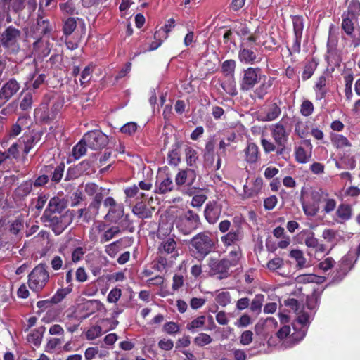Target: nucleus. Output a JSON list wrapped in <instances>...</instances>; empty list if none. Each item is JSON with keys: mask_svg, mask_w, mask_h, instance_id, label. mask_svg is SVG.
<instances>
[{"mask_svg": "<svg viewBox=\"0 0 360 360\" xmlns=\"http://www.w3.org/2000/svg\"><path fill=\"white\" fill-rule=\"evenodd\" d=\"M294 35H302L304 27V18L301 15H292Z\"/></svg>", "mask_w": 360, "mask_h": 360, "instance_id": "35", "label": "nucleus"}, {"mask_svg": "<svg viewBox=\"0 0 360 360\" xmlns=\"http://www.w3.org/2000/svg\"><path fill=\"white\" fill-rule=\"evenodd\" d=\"M43 218L45 219L46 221L50 223L52 230L56 235L60 234L68 226L67 222L65 221V216H58L56 214H48V216L43 215Z\"/></svg>", "mask_w": 360, "mask_h": 360, "instance_id": "14", "label": "nucleus"}, {"mask_svg": "<svg viewBox=\"0 0 360 360\" xmlns=\"http://www.w3.org/2000/svg\"><path fill=\"white\" fill-rule=\"evenodd\" d=\"M49 281V274L44 264L35 266L28 276L29 288L35 292H41Z\"/></svg>", "mask_w": 360, "mask_h": 360, "instance_id": "4", "label": "nucleus"}, {"mask_svg": "<svg viewBox=\"0 0 360 360\" xmlns=\"http://www.w3.org/2000/svg\"><path fill=\"white\" fill-rule=\"evenodd\" d=\"M185 155L187 165L193 166L198 160L196 150L190 146H186L185 148Z\"/></svg>", "mask_w": 360, "mask_h": 360, "instance_id": "45", "label": "nucleus"}, {"mask_svg": "<svg viewBox=\"0 0 360 360\" xmlns=\"http://www.w3.org/2000/svg\"><path fill=\"white\" fill-rule=\"evenodd\" d=\"M20 88V84L15 79H9L0 89V100L6 103L19 91Z\"/></svg>", "mask_w": 360, "mask_h": 360, "instance_id": "12", "label": "nucleus"}, {"mask_svg": "<svg viewBox=\"0 0 360 360\" xmlns=\"http://www.w3.org/2000/svg\"><path fill=\"white\" fill-rule=\"evenodd\" d=\"M295 313L297 315V321L302 326V328L300 331L297 333V334L294 333L292 335L294 336V339H298L300 340L306 335L307 328L305 326L309 323L311 316L307 312L302 311V309H299Z\"/></svg>", "mask_w": 360, "mask_h": 360, "instance_id": "19", "label": "nucleus"}, {"mask_svg": "<svg viewBox=\"0 0 360 360\" xmlns=\"http://www.w3.org/2000/svg\"><path fill=\"white\" fill-rule=\"evenodd\" d=\"M302 233L305 236L304 243L309 248L318 246V240L315 238L314 233L309 230L302 231Z\"/></svg>", "mask_w": 360, "mask_h": 360, "instance_id": "47", "label": "nucleus"}, {"mask_svg": "<svg viewBox=\"0 0 360 360\" xmlns=\"http://www.w3.org/2000/svg\"><path fill=\"white\" fill-rule=\"evenodd\" d=\"M183 192L189 196L193 195L191 205L193 207H200L207 198L205 194H203L202 192H200L199 190H197V188L194 187L188 188L186 191Z\"/></svg>", "mask_w": 360, "mask_h": 360, "instance_id": "22", "label": "nucleus"}, {"mask_svg": "<svg viewBox=\"0 0 360 360\" xmlns=\"http://www.w3.org/2000/svg\"><path fill=\"white\" fill-rule=\"evenodd\" d=\"M20 35L19 30L10 26L0 34V42L4 47H11L15 44Z\"/></svg>", "mask_w": 360, "mask_h": 360, "instance_id": "13", "label": "nucleus"}, {"mask_svg": "<svg viewBox=\"0 0 360 360\" xmlns=\"http://www.w3.org/2000/svg\"><path fill=\"white\" fill-rule=\"evenodd\" d=\"M281 113L280 105L276 103L268 105L260 113L259 119L264 122H271L277 119Z\"/></svg>", "mask_w": 360, "mask_h": 360, "instance_id": "17", "label": "nucleus"}, {"mask_svg": "<svg viewBox=\"0 0 360 360\" xmlns=\"http://www.w3.org/2000/svg\"><path fill=\"white\" fill-rule=\"evenodd\" d=\"M33 51L39 58L47 56L51 51V45L48 39L41 38L33 44Z\"/></svg>", "mask_w": 360, "mask_h": 360, "instance_id": "23", "label": "nucleus"}, {"mask_svg": "<svg viewBox=\"0 0 360 360\" xmlns=\"http://www.w3.org/2000/svg\"><path fill=\"white\" fill-rule=\"evenodd\" d=\"M102 328L99 326H93L89 328L86 332V339L93 340L102 335Z\"/></svg>", "mask_w": 360, "mask_h": 360, "instance_id": "50", "label": "nucleus"}, {"mask_svg": "<svg viewBox=\"0 0 360 360\" xmlns=\"http://www.w3.org/2000/svg\"><path fill=\"white\" fill-rule=\"evenodd\" d=\"M215 294V301L219 305L222 307H226L229 304L231 303V295L228 291H216Z\"/></svg>", "mask_w": 360, "mask_h": 360, "instance_id": "37", "label": "nucleus"}, {"mask_svg": "<svg viewBox=\"0 0 360 360\" xmlns=\"http://www.w3.org/2000/svg\"><path fill=\"white\" fill-rule=\"evenodd\" d=\"M263 186V180L258 177L254 180L247 182L243 186V196L245 198H252L257 195L262 191Z\"/></svg>", "mask_w": 360, "mask_h": 360, "instance_id": "18", "label": "nucleus"}, {"mask_svg": "<svg viewBox=\"0 0 360 360\" xmlns=\"http://www.w3.org/2000/svg\"><path fill=\"white\" fill-rule=\"evenodd\" d=\"M120 232L118 226H112L107 229L101 236L100 242L103 243L112 239Z\"/></svg>", "mask_w": 360, "mask_h": 360, "instance_id": "41", "label": "nucleus"}, {"mask_svg": "<svg viewBox=\"0 0 360 360\" xmlns=\"http://www.w3.org/2000/svg\"><path fill=\"white\" fill-rule=\"evenodd\" d=\"M244 238V233L240 227L236 229H232L230 231L221 237V241L225 247L237 246L240 248L239 243L243 240Z\"/></svg>", "mask_w": 360, "mask_h": 360, "instance_id": "9", "label": "nucleus"}, {"mask_svg": "<svg viewBox=\"0 0 360 360\" xmlns=\"http://www.w3.org/2000/svg\"><path fill=\"white\" fill-rule=\"evenodd\" d=\"M290 256L297 262V266L299 269H303L306 266V259L304 257L302 251L300 250H292L290 252Z\"/></svg>", "mask_w": 360, "mask_h": 360, "instance_id": "42", "label": "nucleus"}, {"mask_svg": "<svg viewBox=\"0 0 360 360\" xmlns=\"http://www.w3.org/2000/svg\"><path fill=\"white\" fill-rule=\"evenodd\" d=\"M65 169V165L60 164L54 168L53 172L51 174V179L54 183H58L63 176Z\"/></svg>", "mask_w": 360, "mask_h": 360, "instance_id": "53", "label": "nucleus"}, {"mask_svg": "<svg viewBox=\"0 0 360 360\" xmlns=\"http://www.w3.org/2000/svg\"><path fill=\"white\" fill-rule=\"evenodd\" d=\"M43 218L45 219L46 221L50 223L52 230L56 235L60 234L68 226L67 222L65 221V216H58L56 214H48V216L43 215Z\"/></svg>", "mask_w": 360, "mask_h": 360, "instance_id": "15", "label": "nucleus"}, {"mask_svg": "<svg viewBox=\"0 0 360 360\" xmlns=\"http://www.w3.org/2000/svg\"><path fill=\"white\" fill-rule=\"evenodd\" d=\"M302 35H294L292 45L290 48L288 47V51L290 55L293 53H299L301 50V41Z\"/></svg>", "mask_w": 360, "mask_h": 360, "instance_id": "56", "label": "nucleus"}, {"mask_svg": "<svg viewBox=\"0 0 360 360\" xmlns=\"http://www.w3.org/2000/svg\"><path fill=\"white\" fill-rule=\"evenodd\" d=\"M94 71V65L90 64L85 67L81 73L79 79L81 86H86L92 77V72Z\"/></svg>", "mask_w": 360, "mask_h": 360, "instance_id": "43", "label": "nucleus"}, {"mask_svg": "<svg viewBox=\"0 0 360 360\" xmlns=\"http://www.w3.org/2000/svg\"><path fill=\"white\" fill-rule=\"evenodd\" d=\"M312 144L309 140H304L302 145L295 148V155L297 162L301 164L309 162L311 157Z\"/></svg>", "mask_w": 360, "mask_h": 360, "instance_id": "11", "label": "nucleus"}, {"mask_svg": "<svg viewBox=\"0 0 360 360\" xmlns=\"http://www.w3.org/2000/svg\"><path fill=\"white\" fill-rule=\"evenodd\" d=\"M212 340V338L208 334L200 333L195 338L194 342L197 345L202 347L210 344Z\"/></svg>", "mask_w": 360, "mask_h": 360, "instance_id": "59", "label": "nucleus"}, {"mask_svg": "<svg viewBox=\"0 0 360 360\" xmlns=\"http://www.w3.org/2000/svg\"><path fill=\"white\" fill-rule=\"evenodd\" d=\"M205 322V316H200L193 319L190 323L186 326V328L190 331H193L197 328H201Z\"/></svg>", "mask_w": 360, "mask_h": 360, "instance_id": "55", "label": "nucleus"}, {"mask_svg": "<svg viewBox=\"0 0 360 360\" xmlns=\"http://www.w3.org/2000/svg\"><path fill=\"white\" fill-rule=\"evenodd\" d=\"M72 246L73 250L71 254V259L74 263H77L83 258L85 254V250L83 247L81 246L76 247L75 245Z\"/></svg>", "mask_w": 360, "mask_h": 360, "instance_id": "54", "label": "nucleus"}, {"mask_svg": "<svg viewBox=\"0 0 360 360\" xmlns=\"http://www.w3.org/2000/svg\"><path fill=\"white\" fill-rule=\"evenodd\" d=\"M221 214V206L215 201H210L206 204L204 216L210 224H214L219 219Z\"/></svg>", "mask_w": 360, "mask_h": 360, "instance_id": "10", "label": "nucleus"}, {"mask_svg": "<svg viewBox=\"0 0 360 360\" xmlns=\"http://www.w3.org/2000/svg\"><path fill=\"white\" fill-rule=\"evenodd\" d=\"M86 144L92 150H100L108 143V136L101 131H91L83 136Z\"/></svg>", "mask_w": 360, "mask_h": 360, "instance_id": "7", "label": "nucleus"}, {"mask_svg": "<svg viewBox=\"0 0 360 360\" xmlns=\"http://www.w3.org/2000/svg\"><path fill=\"white\" fill-rule=\"evenodd\" d=\"M196 174L193 169L180 170L175 177V182L177 186L187 184L191 186L195 181Z\"/></svg>", "mask_w": 360, "mask_h": 360, "instance_id": "20", "label": "nucleus"}, {"mask_svg": "<svg viewBox=\"0 0 360 360\" xmlns=\"http://www.w3.org/2000/svg\"><path fill=\"white\" fill-rule=\"evenodd\" d=\"M64 208L63 201L58 197H53L50 199L48 207L45 210L43 215L56 214L60 213Z\"/></svg>", "mask_w": 360, "mask_h": 360, "instance_id": "26", "label": "nucleus"}, {"mask_svg": "<svg viewBox=\"0 0 360 360\" xmlns=\"http://www.w3.org/2000/svg\"><path fill=\"white\" fill-rule=\"evenodd\" d=\"M238 59L241 63L248 65H252L258 61L257 53L249 49L245 42H242L240 46Z\"/></svg>", "mask_w": 360, "mask_h": 360, "instance_id": "16", "label": "nucleus"}, {"mask_svg": "<svg viewBox=\"0 0 360 360\" xmlns=\"http://www.w3.org/2000/svg\"><path fill=\"white\" fill-rule=\"evenodd\" d=\"M136 130H137V124L136 122H130L125 124L120 129V131L122 133L128 134V135H131V134H134L136 131Z\"/></svg>", "mask_w": 360, "mask_h": 360, "instance_id": "62", "label": "nucleus"}, {"mask_svg": "<svg viewBox=\"0 0 360 360\" xmlns=\"http://www.w3.org/2000/svg\"><path fill=\"white\" fill-rule=\"evenodd\" d=\"M120 250V241H115L105 247V252L111 257H115Z\"/></svg>", "mask_w": 360, "mask_h": 360, "instance_id": "52", "label": "nucleus"}, {"mask_svg": "<svg viewBox=\"0 0 360 360\" xmlns=\"http://www.w3.org/2000/svg\"><path fill=\"white\" fill-rule=\"evenodd\" d=\"M19 140V143L21 146H23V152L25 155L28 154L30 150L34 147L35 139L33 136L27 135L21 137Z\"/></svg>", "mask_w": 360, "mask_h": 360, "instance_id": "39", "label": "nucleus"}, {"mask_svg": "<svg viewBox=\"0 0 360 360\" xmlns=\"http://www.w3.org/2000/svg\"><path fill=\"white\" fill-rule=\"evenodd\" d=\"M180 161V153L178 148H173L169 151L167 155V162L170 165L177 166Z\"/></svg>", "mask_w": 360, "mask_h": 360, "instance_id": "49", "label": "nucleus"}, {"mask_svg": "<svg viewBox=\"0 0 360 360\" xmlns=\"http://www.w3.org/2000/svg\"><path fill=\"white\" fill-rule=\"evenodd\" d=\"M324 202V206H323V211L328 214L333 212L335 207H336V201L335 199L330 198H323Z\"/></svg>", "mask_w": 360, "mask_h": 360, "instance_id": "64", "label": "nucleus"}, {"mask_svg": "<svg viewBox=\"0 0 360 360\" xmlns=\"http://www.w3.org/2000/svg\"><path fill=\"white\" fill-rule=\"evenodd\" d=\"M163 330L167 334L173 335L179 331V326L176 323L169 321L164 325Z\"/></svg>", "mask_w": 360, "mask_h": 360, "instance_id": "63", "label": "nucleus"}, {"mask_svg": "<svg viewBox=\"0 0 360 360\" xmlns=\"http://www.w3.org/2000/svg\"><path fill=\"white\" fill-rule=\"evenodd\" d=\"M263 77H264V79L254 91V94L259 99H263L265 95L267 94L274 81V78L270 77L266 79L265 76Z\"/></svg>", "mask_w": 360, "mask_h": 360, "instance_id": "28", "label": "nucleus"}, {"mask_svg": "<svg viewBox=\"0 0 360 360\" xmlns=\"http://www.w3.org/2000/svg\"><path fill=\"white\" fill-rule=\"evenodd\" d=\"M176 246L177 244L175 240L172 238H168L159 245L158 253L160 255L173 254L174 257H176L179 255Z\"/></svg>", "mask_w": 360, "mask_h": 360, "instance_id": "21", "label": "nucleus"}, {"mask_svg": "<svg viewBox=\"0 0 360 360\" xmlns=\"http://www.w3.org/2000/svg\"><path fill=\"white\" fill-rule=\"evenodd\" d=\"M174 20L173 18H170L167 21L163 27L155 32V37H162V38L167 39L168 37V33L174 27Z\"/></svg>", "mask_w": 360, "mask_h": 360, "instance_id": "38", "label": "nucleus"}, {"mask_svg": "<svg viewBox=\"0 0 360 360\" xmlns=\"http://www.w3.org/2000/svg\"><path fill=\"white\" fill-rule=\"evenodd\" d=\"M261 69L249 67L244 69L239 81L240 89L243 91H248L255 86L262 79Z\"/></svg>", "mask_w": 360, "mask_h": 360, "instance_id": "5", "label": "nucleus"}, {"mask_svg": "<svg viewBox=\"0 0 360 360\" xmlns=\"http://www.w3.org/2000/svg\"><path fill=\"white\" fill-rule=\"evenodd\" d=\"M24 228V219L18 217L11 222L10 231L11 233L17 235Z\"/></svg>", "mask_w": 360, "mask_h": 360, "instance_id": "48", "label": "nucleus"}, {"mask_svg": "<svg viewBox=\"0 0 360 360\" xmlns=\"http://www.w3.org/2000/svg\"><path fill=\"white\" fill-rule=\"evenodd\" d=\"M336 216L338 223H344L349 220L352 216V208L348 204L342 203L336 210Z\"/></svg>", "mask_w": 360, "mask_h": 360, "instance_id": "27", "label": "nucleus"}, {"mask_svg": "<svg viewBox=\"0 0 360 360\" xmlns=\"http://www.w3.org/2000/svg\"><path fill=\"white\" fill-rule=\"evenodd\" d=\"M245 158L248 163H255L259 158V149L257 146L254 143H248L247 147L244 150Z\"/></svg>", "mask_w": 360, "mask_h": 360, "instance_id": "29", "label": "nucleus"}, {"mask_svg": "<svg viewBox=\"0 0 360 360\" xmlns=\"http://www.w3.org/2000/svg\"><path fill=\"white\" fill-rule=\"evenodd\" d=\"M314 105L312 102L309 100H304L300 106V113L304 117L311 115L314 112Z\"/></svg>", "mask_w": 360, "mask_h": 360, "instance_id": "51", "label": "nucleus"}, {"mask_svg": "<svg viewBox=\"0 0 360 360\" xmlns=\"http://www.w3.org/2000/svg\"><path fill=\"white\" fill-rule=\"evenodd\" d=\"M264 301V296L262 294H257L252 300L250 304V309L253 312L259 313L261 311L263 302Z\"/></svg>", "mask_w": 360, "mask_h": 360, "instance_id": "44", "label": "nucleus"}, {"mask_svg": "<svg viewBox=\"0 0 360 360\" xmlns=\"http://www.w3.org/2000/svg\"><path fill=\"white\" fill-rule=\"evenodd\" d=\"M302 208L306 215L313 217L318 212V206L314 203H302Z\"/></svg>", "mask_w": 360, "mask_h": 360, "instance_id": "61", "label": "nucleus"}, {"mask_svg": "<svg viewBox=\"0 0 360 360\" xmlns=\"http://www.w3.org/2000/svg\"><path fill=\"white\" fill-rule=\"evenodd\" d=\"M190 243L195 254L201 258H205L210 254L215 244L211 233L205 231L196 234Z\"/></svg>", "mask_w": 360, "mask_h": 360, "instance_id": "3", "label": "nucleus"}, {"mask_svg": "<svg viewBox=\"0 0 360 360\" xmlns=\"http://www.w3.org/2000/svg\"><path fill=\"white\" fill-rule=\"evenodd\" d=\"M109 190H106L105 188L101 187V191L96 192L94 195V199L92 202L90 203L88 210L91 213V214L96 216L98 213V210L101 206V202L103 199L105 195L108 193Z\"/></svg>", "mask_w": 360, "mask_h": 360, "instance_id": "24", "label": "nucleus"}, {"mask_svg": "<svg viewBox=\"0 0 360 360\" xmlns=\"http://www.w3.org/2000/svg\"><path fill=\"white\" fill-rule=\"evenodd\" d=\"M316 68V64L314 62L308 63L303 70L302 77L304 80L309 79L314 74Z\"/></svg>", "mask_w": 360, "mask_h": 360, "instance_id": "57", "label": "nucleus"}, {"mask_svg": "<svg viewBox=\"0 0 360 360\" xmlns=\"http://www.w3.org/2000/svg\"><path fill=\"white\" fill-rule=\"evenodd\" d=\"M236 68V62L233 60H226L221 65V70L226 75H233Z\"/></svg>", "mask_w": 360, "mask_h": 360, "instance_id": "58", "label": "nucleus"}, {"mask_svg": "<svg viewBox=\"0 0 360 360\" xmlns=\"http://www.w3.org/2000/svg\"><path fill=\"white\" fill-rule=\"evenodd\" d=\"M328 77L326 75L320 76L314 85L315 97L316 100H321L325 98L328 89L326 88Z\"/></svg>", "mask_w": 360, "mask_h": 360, "instance_id": "25", "label": "nucleus"}, {"mask_svg": "<svg viewBox=\"0 0 360 360\" xmlns=\"http://www.w3.org/2000/svg\"><path fill=\"white\" fill-rule=\"evenodd\" d=\"M360 11V3L353 2L348 8L347 13L342 15V21L341 27L345 34L349 37L352 36L354 30V20L356 18L355 11Z\"/></svg>", "mask_w": 360, "mask_h": 360, "instance_id": "6", "label": "nucleus"}, {"mask_svg": "<svg viewBox=\"0 0 360 360\" xmlns=\"http://www.w3.org/2000/svg\"><path fill=\"white\" fill-rule=\"evenodd\" d=\"M132 212L140 219H147L152 216V210L142 202L134 205Z\"/></svg>", "mask_w": 360, "mask_h": 360, "instance_id": "32", "label": "nucleus"}, {"mask_svg": "<svg viewBox=\"0 0 360 360\" xmlns=\"http://www.w3.org/2000/svg\"><path fill=\"white\" fill-rule=\"evenodd\" d=\"M87 144L86 141L82 139L79 143H77L72 148V155L75 159L78 160L82 156L84 155L86 152Z\"/></svg>", "mask_w": 360, "mask_h": 360, "instance_id": "40", "label": "nucleus"}, {"mask_svg": "<svg viewBox=\"0 0 360 360\" xmlns=\"http://www.w3.org/2000/svg\"><path fill=\"white\" fill-rule=\"evenodd\" d=\"M271 134L273 137L275 143L277 144L278 148H280V151H277V153H282L287 141L288 140L289 134L286 131V129L284 125L281 122H277L271 127Z\"/></svg>", "mask_w": 360, "mask_h": 360, "instance_id": "8", "label": "nucleus"}, {"mask_svg": "<svg viewBox=\"0 0 360 360\" xmlns=\"http://www.w3.org/2000/svg\"><path fill=\"white\" fill-rule=\"evenodd\" d=\"M241 256V250L238 248L231 251L227 257L222 259L210 257L207 263L209 274L212 276H216L219 280L228 278L230 275V268L238 264Z\"/></svg>", "mask_w": 360, "mask_h": 360, "instance_id": "1", "label": "nucleus"}, {"mask_svg": "<svg viewBox=\"0 0 360 360\" xmlns=\"http://www.w3.org/2000/svg\"><path fill=\"white\" fill-rule=\"evenodd\" d=\"M331 142L337 148H342L351 146V143L347 137L342 134H334L331 135Z\"/></svg>", "mask_w": 360, "mask_h": 360, "instance_id": "34", "label": "nucleus"}, {"mask_svg": "<svg viewBox=\"0 0 360 360\" xmlns=\"http://www.w3.org/2000/svg\"><path fill=\"white\" fill-rule=\"evenodd\" d=\"M200 216L188 210L176 217L174 221L176 228L184 235H188L200 227Z\"/></svg>", "mask_w": 360, "mask_h": 360, "instance_id": "2", "label": "nucleus"}, {"mask_svg": "<svg viewBox=\"0 0 360 360\" xmlns=\"http://www.w3.org/2000/svg\"><path fill=\"white\" fill-rule=\"evenodd\" d=\"M72 290L70 287L58 289L51 297V302L54 304L59 303L68 295Z\"/></svg>", "mask_w": 360, "mask_h": 360, "instance_id": "46", "label": "nucleus"}, {"mask_svg": "<svg viewBox=\"0 0 360 360\" xmlns=\"http://www.w3.org/2000/svg\"><path fill=\"white\" fill-rule=\"evenodd\" d=\"M124 216V207L122 204H118L115 207L109 209L105 218L112 223H117Z\"/></svg>", "mask_w": 360, "mask_h": 360, "instance_id": "30", "label": "nucleus"}, {"mask_svg": "<svg viewBox=\"0 0 360 360\" xmlns=\"http://www.w3.org/2000/svg\"><path fill=\"white\" fill-rule=\"evenodd\" d=\"M44 331L45 328L43 326L33 330L30 334L28 335L27 341L36 347L39 346L41 343Z\"/></svg>", "mask_w": 360, "mask_h": 360, "instance_id": "33", "label": "nucleus"}, {"mask_svg": "<svg viewBox=\"0 0 360 360\" xmlns=\"http://www.w3.org/2000/svg\"><path fill=\"white\" fill-rule=\"evenodd\" d=\"M77 22L76 20L72 18H69L67 19V20L65 22L64 27H63V31L65 34L70 35L71 34L75 29L76 28Z\"/></svg>", "mask_w": 360, "mask_h": 360, "instance_id": "60", "label": "nucleus"}, {"mask_svg": "<svg viewBox=\"0 0 360 360\" xmlns=\"http://www.w3.org/2000/svg\"><path fill=\"white\" fill-rule=\"evenodd\" d=\"M157 184L156 192L160 194H164L169 192L174 187L173 181L171 178L165 176L164 178L158 177Z\"/></svg>", "mask_w": 360, "mask_h": 360, "instance_id": "31", "label": "nucleus"}, {"mask_svg": "<svg viewBox=\"0 0 360 360\" xmlns=\"http://www.w3.org/2000/svg\"><path fill=\"white\" fill-rule=\"evenodd\" d=\"M32 182L27 181L22 183L15 190V195L19 198H24L31 192L32 189Z\"/></svg>", "mask_w": 360, "mask_h": 360, "instance_id": "36", "label": "nucleus"}]
</instances>
